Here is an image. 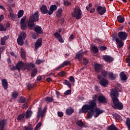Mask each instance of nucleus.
<instances>
[{
	"mask_svg": "<svg viewBox=\"0 0 130 130\" xmlns=\"http://www.w3.org/2000/svg\"><path fill=\"white\" fill-rule=\"evenodd\" d=\"M96 11L101 16H102V15H104L106 13V8L105 7L99 6L96 8Z\"/></svg>",
	"mask_w": 130,
	"mask_h": 130,
	"instance_id": "9b49d317",
	"label": "nucleus"
},
{
	"mask_svg": "<svg viewBox=\"0 0 130 130\" xmlns=\"http://www.w3.org/2000/svg\"><path fill=\"white\" fill-rule=\"evenodd\" d=\"M87 53H88V51H85L83 52L80 51L77 54H76V58L79 59V60L81 61V60H82V57H83L84 54H87Z\"/></svg>",
	"mask_w": 130,
	"mask_h": 130,
	"instance_id": "ddd939ff",
	"label": "nucleus"
},
{
	"mask_svg": "<svg viewBox=\"0 0 130 130\" xmlns=\"http://www.w3.org/2000/svg\"><path fill=\"white\" fill-rule=\"evenodd\" d=\"M62 64L63 65V67L70 66L71 64V61L69 60H65Z\"/></svg>",
	"mask_w": 130,
	"mask_h": 130,
	"instance_id": "4c0bfd02",
	"label": "nucleus"
},
{
	"mask_svg": "<svg viewBox=\"0 0 130 130\" xmlns=\"http://www.w3.org/2000/svg\"><path fill=\"white\" fill-rule=\"evenodd\" d=\"M96 96V98L95 99V101H96V99H98V102H99V103H107V101L106 100V98H105V96H104V95H97V94H95Z\"/></svg>",
	"mask_w": 130,
	"mask_h": 130,
	"instance_id": "9d476101",
	"label": "nucleus"
},
{
	"mask_svg": "<svg viewBox=\"0 0 130 130\" xmlns=\"http://www.w3.org/2000/svg\"><path fill=\"white\" fill-rule=\"evenodd\" d=\"M46 101H48V102H52L53 101V98L51 97H47L46 98Z\"/></svg>",
	"mask_w": 130,
	"mask_h": 130,
	"instance_id": "de8ad7c7",
	"label": "nucleus"
},
{
	"mask_svg": "<svg viewBox=\"0 0 130 130\" xmlns=\"http://www.w3.org/2000/svg\"><path fill=\"white\" fill-rule=\"evenodd\" d=\"M2 82L3 87H4L5 90H7V89H8V81H7V80L4 79L2 80Z\"/></svg>",
	"mask_w": 130,
	"mask_h": 130,
	"instance_id": "5701e85b",
	"label": "nucleus"
},
{
	"mask_svg": "<svg viewBox=\"0 0 130 130\" xmlns=\"http://www.w3.org/2000/svg\"><path fill=\"white\" fill-rule=\"evenodd\" d=\"M57 9V6L55 5H53L50 6V9L48 11V15L50 16L51 15H52L53 14V12L54 11H56Z\"/></svg>",
	"mask_w": 130,
	"mask_h": 130,
	"instance_id": "dca6fc26",
	"label": "nucleus"
},
{
	"mask_svg": "<svg viewBox=\"0 0 130 130\" xmlns=\"http://www.w3.org/2000/svg\"><path fill=\"white\" fill-rule=\"evenodd\" d=\"M41 125H42V123L41 122H39L37 124V125H36V127L35 128V130H38V128H39L40 127V126H41Z\"/></svg>",
	"mask_w": 130,
	"mask_h": 130,
	"instance_id": "49530a36",
	"label": "nucleus"
},
{
	"mask_svg": "<svg viewBox=\"0 0 130 130\" xmlns=\"http://www.w3.org/2000/svg\"><path fill=\"white\" fill-rule=\"evenodd\" d=\"M118 37L120 40L124 41V40H125L127 38V34L125 32L120 31L118 34Z\"/></svg>",
	"mask_w": 130,
	"mask_h": 130,
	"instance_id": "6e6552de",
	"label": "nucleus"
},
{
	"mask_svg": "<svg viewBox=\"0 0 130 130\" xmlns=\"http://www.w3.org/2000/svg\"><path fill=\"white\" fill-rule=\"evenodd\" d=\"M27 87L28 90H30V89H32V88H34V85H33L32 84H31V83H28L27 85Z\"/></svg>",
	"mask_w": 130,
	"mask_h": 130,
	"instance_id": "603ef678",
	"label": "nucleus"
},
{
	"mask_svg": "<svg viewBox=\"0 0 130 130\" xmlns=\"http://www.w3.org/2000/svg\"><path fill=\"white\" fill-rule=\"evenodd\" d=\"M25 70L26 69L28 71H30L31 69L30 64H25Z\"/></svg>",
	"mask_w": 130,
	"mask_h": 130,
	"instance_id": "09e8293b",
	"label": "nucleus"
},
{
	"mask_svg": "<svg viewBox=\"0 0 130 130\" xmlns=\"http://www.w3.org/2000/svg\"><path fill=\"white\" fill-rule=\"evenodd\" d=\"M94 12H95V8H92L90 10V14H92V13H94Z\"/></svg>",
	"mask_w": 130,
	"mask_h": 130,
	"instance_id": "774afa93",
	"label": "nucleus"
},
{
	"mask_svg": "<svg viewBox=\"0 0 130 130\" xmlns=\"http://www.w3.org/2000/svg\"><path fill=\"white\" fill-rule=\"evenodd\" d=\"M109 77L111 78V80H114L116 78V75L113 74L112 72H109L108 73Z\"/></svg>",
	"mask_w": 130,
	"mask_h": 130,
	"instance_id": "c756f323",
	"label": "nucleus"
},
{
	"mask_svg": "<svg viewBox=\"0 0 130 130\" xmlns=\"http://www.w3.org/2000/svg\"><path fill=\"white\" fill-rule=\"evenodd\" d=\"M4 18H5V16H4V15H1L0 16V22L3 20Z\"/></svg>",
	"mask_w": 130,
	"mask_h": 130,
	"instance_id": "69168bd1",
	"label": "nucleus"
},
{
	"mask_svg": "<svg viewBox=\"0 0 130 130\" xmlns=\"http://www.w3.org/2000/svg\"><path fill=\"white\" fill-rule=\"evenodd\" d=\"M39 12L38 11L36 12L34 15H32L29 17L28 22H27L28 26L29 28H32V27H34L35 26V23L34 22H37L39 19Z\"/></svg>",
	"mask_w": 130,
	"mask_h": 130,
	"instance_id": "7ed1b4c3",
	"label": "nucleus"
},
{
	"mask_svg": "<svg viewBox=\"0 0 130 130\" xmlns=\"http://www.w3.org/2000/svg\"><path fill=\"white\" fill-rule=\"evenodd\" d=\"M57 114L60 117L63 116V113H62V112H58Z\"/></svg>",
	"mask_w": 130,
	"mask_h": 130,
	"instance_id": "bf43d9fd",
	"label": "nucleus"
},
{
	"mask_svg": "<svg viewBox=\"0 0 130 130\" xmlns=\"http://www.w3.org/2000/svg\"><path fill=\"white\" fill-rule=\"evenodd\" d=\"M40 11L42 14H47L48 13V10L45 5H43L42 7H41Z\"/></svg>",
	"mask_w": 130,
	"mask_h": 130,
	"instance_id": "6ab92c4d",
	"label": "nucleus"
},
{
	"mask_svg": "<svg viewBox=\"0 0 130 130\" xmlns=\"http://www.w3.org/2000/svg\"><path fill=\"white\" fill-rule=\"evenodd\" d=\"M74 109L69 108L66 110V113L67 115H71V114H73V113H74Z\"/></svg>",
	"mask_w": 130,
	"mask_h": 130,
	"instance_id": "b1692460",
	"label": "nucleus"
},
{
	"mask_svg": "<svg viewBox=\"0 0 130 130\" xmlns=\"http://www.w3.org/2000/svg\"><path fill=\"white\" fill-rule=\"evenodd\" d=\"M34 30L35 32H37V33H39V34H41L43 32V30L41 26H36L34 28Z\"/></svg>",
	"mask_w": 130,
	"mask_h": 130,
	"instance_id": "4be33fe9",
	"label": "nucleus"
},
{
	"mask_svg": "<svg viewBox=\"0 0 130 130\" xmlns=\"http://www.w3.org/2000/svg\"><path fill=\"white\" fill-rule=\"evenodd\" d=\"M25 67V63L22 61L18 62V63L16 64V69L19 71H20V70L25 71V70H26V67Z\"/></svg>",
	"mask_w": 130,
	"mask_h": 130,
	"instance_id": "1a4fd4ad",
	"label": "nucleus"
},
{
	"mask_svg": "<svg viewBox=\"0 0 130 130\" xmlns=\"http://www.w3.org/2000/svg\"><path fill=\"white\" fill-rule=\"evenodd\" d=\"M42 109L41 108H40L38 110V117L39 118V117H42V118H43L44 117V115L45 114V112L46 111V109L45 108L43 110H42Z\"/></svg>",
	"mask_w": 130,
	"mask_h": 130,
	"instance_id": "4468645a",
	"label": "nucleus"
},
{
	"mask_svg": "<svg viewBox=\"0 0 130 130\" xmlns=\"http://www.w3.org/2000/svg\"><path fill=\"white\" fill-rule=\"evenodd\" d=\"M99 50H101V51L106 50V49H107V48H106V47H105V46H100L99 47Z\"/></svg>",
	"mask_w": 130,
	"mask_h": 130,
	"instance_id": "8fccbe9b",
	"label": "nucleus"
},
{
	"mask_svg": "<svg viewBox=\"0 0 130 130\" xmlns=\"http://www.w3.org/2000/svg\"><path fill=\"white\" fill-rule=\"evenodd\" d=\"M126 124L128 128V130H130V119H129V118H126Z\"/></svg>",
	"mask_w": 130,
	"mask_h": 130,
	"instance_id": "58836bf2",
	"label": "nucleus"
},
{
	"mask_svg": "<svg viewBox=\"0 0 130 130\" xmlns=\"http://www.w3.org/2000/svg\"><path fill=\"white\" fill-rule=\"evenodd\" d=\"M61 13H62V9L61 8H60L57 11L56 16L61 17Z\"/></svg>",
	"mask_w": 130,
	"mask_h": 130,
	"instance_id": "72a5a7b5",
	"label": "nucleus"
},
{
	"mask_svg": "<svg viewBox=\"0 0 130 130\" xmlns=\"http://www.w3.org/2000/svg\"><path fill=\"white\" fill-rule=\"evenodd\" d=\"M9 39V36H5L1 39V45H5L6 44V40Z\"/></svg>",
	"mask_w": 130,
	"mask_h": 130,
	"instance_id": "a878e982",
	"label": "nucleus"
},
{
	"mask_svg": "<svg viewBox=\"0 0 130 130\" xmlns=\"http://www.w3.org/2000/svg\"><path fill=\"white\" fill-rule=\"evenodd\" d=\"M96 98H97V95H93V100L88 102V104L89 105H84L82 107L80 112H81L82 113H86V112H88V110H89L90 111H92L94 109L95 114L93 115V116L95 118L98 117V116H99L100 114L103 113V112H104V111L97 107V104H96Z\"/></svg>",
	"mask_w": 130,
	"mask_h": 130,
	"instance_id": "f257e3e1",
	"label": "nucleus"
},
{
	"mask_svg": "<svg viewBox=\"0 0 130 130\" xmlns=\"http://www.w3.org/2000/svg\"><path fill=\"white\" fill-rule=\"evenodd\" d=\"M120 77L122 81H126V80L127 79L126 75H125L123 72H121L120 73Z\"/></svg>",
	"mask_w": 130,
	"mask_h": 130,
	"instance_id": "cd10ccee",
	"label": "nucleus"
},
{
	"mask_svg": "<svg viewBox=\"0 0 130 130\" xmlns=\"http://www.w3.org/2000/svg\"><path fill=\"white\" fill-rule=\"evenodd\" d=\"M72 16L77 20L81 19V18H82V11H81V9L79 8H75L72 13Z\"/></svg>",
	"mask_w": 130,
	"mask_h": 130,
	"instance_id": "20e7f679",
	"label": "nucleus"
},
{
	"mask_svg": "<svg viewBox=\"0 0 130 130\" xmlns=\"http://www.w3.org/2000/svg\"><path fill=\"white\" fill-rule=\"evenodd\" d=\"M36 74H37V69H34L31 74V77H35L36 76Z\"/></svg>",
	"mask_w": 130,
	"mask_h": 130,
	"instance_id": "e433bc0d",
	"label": "nucleus"
},
{
	"mask_svg": "<svg viewBox=\"0 0 130 130\" xmlns=\"http://www.w3.org/2000/svg\"><path fill=\"white\" fill-rule=\"evenodd\" d=\"M0 31H6V29L4 28V26L0 24Z\"/></svg>",
	"mask_w": 130,
	"mask_h": 130,
	"instance_id": "052dcab7",
	"label": "nucleus"
},
{
	"mask_svg": "<svg viewBox=\"0 0 130 130\" xmlns=\"http://www.w3.org/2000/svg\"><path fill=\"white\" fill-rule=\"evenodd\" d=\"M25 21L26 16H24L22 18L20 22V26L22 30H25V29L27 28V25L26 24V22H25Z\"/></svg>",
	"mask_w": 130,
	"mask_h": 130,
	"instance_id": "f8f14e48",
	"label": "nucleus"
},
{
	"mask_svg": "<svg viewBox=\"0 0 130 130\" xmlns=\"http://www.w3.org/2000/svg\"><path fill=\"white\" fill-rule=\"evenodd\" d=\"M95 113L96 112H95V110H94L95 114H94V110H92V111H90L89 112H88L87 113V118L88 119L92 118V116H93L94 114H96Z\"/></svg>",
	"mask_w": 130,
	"mask_h": 130,
	"instance_id": "bb28decb",
	"label": "nucleus"
},
{
	"mask_svg": "<svg viewBox=\"0 0 130 130\" xmlns=\"http://www.w3.org/2000/svg\"><path fill=\"white\" fill-rule=\"evenodd\" d=\"M31 115H32V111L29 110H27L25 113V118H26V119H28V118H30V117H31Z\"/></svg>",
	"mask_w": 130,
	"mask_h": 130,
	"instance_id": "393cba45",
	"label": "nucleus"
},
{
	"mask_svg": "<svg viewBox=\"0 0 130 130\" xmlns=\"http://www.w3.org/2000/svg\"><path fill=\"white\" fill-rule=\"evenodd\" d=\"M103 58L107 62H112V61H113V58L110 56H108V55L103 56Z\"/></svg>",
	"mask_w": 130,
	"mask_h": 130,
	"instance_id": "a211bd4d",
	"label": "nucleus"
},
{
	"mask_svg": "<svg viewBox=\"0 0 130 130\" xmlns=\"http://www.w3.org/2000/svg\"><path fill=\"white\" fill-rule=\"evenodd\" d=\"M26 101V99L24 97H21L19 99V103H24V102Z\"/></svg>",
	"mask_w": 130,
	"mask_h": 130,
	"instance_id": "37998d69",
	"label": "nucleus"
},
{
	"mask_svg": "<svg viewBox=\"0 0 130 130\" xmlns=\"http://www.w3.org/2000/svg\"><path fill=\"white\" fill-rule=\"evenodd\" d=\"M54 36L56 37L57 40H58L59 42H60L61 43H63V42H64L63 39H62V37H61V35H60L59 33L57 32H55Z\"/></svg>",
	"mask_w": 130,
	"mask_h": 130,
	"instance_id": "f3484780",
	"label": "nucleus"
},
{
	"mask_svg": "<svg viewBox=\"0 0 130 130\" xmlns=\"http://www.w3.org/2000/svg\"><path fill=\"white\" fill-rule=\"evenodd\" d=\"M94 68L96 72H101V71H102V66L100 64L95 63L94 64Z\"/></svg>",
	"mask_w": 130,
	"mask_h": 130,
	"instance_id": "aec40b11",
	"label": "nucleus"
},
{
	"mask_svg": "<svg viewBox=\"0 0 130 130\" xmlns=\"http://www.w3.org/2000/svg\"><path fill=\"white\" fill-rule=\"evenodd\" d=\"M117 19L119 23H123L124 22V17H122L121 16H118Z\"/></svg>",
	"mask_w": 130,
	"mask_h": 130,
	"instance_id": "2f4dec72",
	"label": "nucleus"
},
{
	"mask_svg": "<svg viewBox=\"0 0 130 130\" xmlns=\"http://www.w3.org/2000/svg\"><path fill=\"white\" fill-rule=\"evenodd\" d=\"M23 15H24V10H20L18 12V18H21V17H23Z\"/></svg>",
	"mask_w": 130,
	"mask_h": 130,
	"instance_id": "f704fd0d",
	"label": "nucleus"
},
{
	"mask_svg": "<svg viewBox=\"0 0 130 130\" xmlns=\"http://www.w3.org/2000/svg\"><path fill=\"white\" fill-rule=\"evenodd\" d=\"M12 97L14 99H16L18 97V93L14 92L12 93Z\"/></svg>",
	"mask_w": 130,
	"mask_h": 130,
	"instance_id": "3c124183",
	"label": "nucleus"
},
{
	"mask_svg": "<svg viewBox=\"0 0 130 130\" xmlns=\"http://www.w3.org/2000/svg\"><path fill=\"white\" fill-rule=\"evenodd\" d=\"M25 117V114L24 113H22L20 114L18 118H17V120H21V119L24 118Z\"/></svg>",
	"mask_w": 130,
	"mask_h": 130,
	"instance_id": "a19ab883",
	"label": "nucleus"
},
{
	"mask_svg": "<svg viewBox=\"0 0 130 130\" xmlns=\"http://www.w3.org/2000/svg\"><path fill=\"white\" fill-rule=\"evenodd\" d=\"M113 39H115L116 45L118 48H122L123 47V45H124V43H123V41L120 40L119 38H115V36L113 37Z\"/></svg>",
	"mask_w": 130,
	"mask_h": 130,
	"instance_id": "0eeeda50",
	"label": "nucleus"
},
{
	"mask_svg": "<svg viewBox=\"0 0 130 130\" xmlns=\"http://www.w3.org/2000/svg\"><path fill=\"white\" fill-rule=\"evenodd\" d=\"M72 93V90H68L64 92V95H70Z\"/></svg>",
	"mask_w": 130,
	"mask_h": 130,
	"instance_id": "5fc2aeb1",
	"label": "nucleus"
},
{
	"mask_svg": "<svg viewBox=\"0 0 130 130\" xmlns=\"http://www.w3.org/2000/svg\"><path fill=\"white\" fill-rule=\"evenodd\" d=\"M66 73L64 71H61L58 73V75L60 76V77H64V76H66Z\"/></svg>",
	"mask_w": 130,
	"mask_h": 130,
	"instance_id": "a18cd8bd",
	"label": "nucleus"
},
{
	"mask_svg": "<svg viewBox=\"0 0 130 130\" xmlns=\"http://www.w3.org/2000/svg\"><path fill=\"white\" fill-rule=\"evenodd\" d=\"M98 78L99 80H100V84L103 87H107V85H108V80L102 78L101 75H98Z\"/></svg>",
	"mask_w": 130,
	"mask_h": 130,
	"instance_id": "39448f33",
	"label": "nucleus"
},
{
	"mask_svg": "<svg viewBox=\"0 0 130 130\" xmlns=\"http://www.w3.org/2000/svg\"><path fill=\"white\" fill-rule=\"evenodd\" d=\"M10 14L8 15L9 18L11 19V20H14V19H16L17 18V15L13 13V11L12 10H9Z\"/></svg>",
	"mask_w": 130,
	"mask_h": 130,
	"instance_id": "412c9836",
	"label": "nucleus"
},
{
	"mask_svg": "<svg viewBox=\"0 0 130 130\" xmlns=\"http://www.w3.org/2000/svg\"><path fill=\"white\" fill-rule=\"evenodd\" d=\"M76 123L78 126H80V127H83L84 126V122L82 121V120H78L76 121Z\"/></svg>",
	"mask_w": 130,
	"mask_h": 130,
	"instance_id": "c85d7f7f",
	"label": "nucleus"
},
{
	"mask_svg": "<svg viewBox=\"0 0 130 130\" xmlns=\"http://www.w3.org/2000/svg\"><path fill=\"white\" fill-rule=\"evenodd\" d=\"M5 50V47L4 46L3 47H0V53L1 52H3Z\"/></svg>",
	"mask_w": 130,
	"mask_h": 130,
	"instance_id": "0e129e2a",
	"label": "nucleus"
},
{
	"mask_svg": "<svg viewBox=\"0 0 130 130\" xmlns=\"http://www.w3.org/2000/svg\"><path fill=\"white\" fill-rule=\"evenodd\" d=\"M63 68H64V66H63V65L62 63L60 64L59 66H58L57 67H56L55 69V71H58V70H60V69H62Z\"/></svg>",
	"mask_w": 130,
	"mask_h": 130,
	"instance_id": "c03bdc74",
	"label": "nucleus"
},
{
	"mask_svg": "<svg viewBox=\"0 0 130 130\" xmlns=\"http://www.w3.org/2000/svg\"><path fill=\"white\" fill-rule=\"evenodd\" d=\"M69 80H70V82H71L72 83H75V78H74V77H73V76H70L69 77Z\"/></svg>",
	"mask_w": 130,
	"mask_h": 130,
	"instance_id": "864d4df0",
	"label": "nucleus"
},
{
	"mask_svg": "<svg viewBox=\"0 0 130 130\" xmlns=\"http://www.w3.org/2000/svg\"><path fill=\"white\" fill-rule=\"evenodd\" d=\"M83 62L84 64L86 66V64H88V63L89 62V61L86 58H84L83 60Z\"/></svg>",
	"mask_w": 130,
	"mask_h": 130,
	"instance_id": "4d7b16f0",
	"label": "nucleus"
},
{
	"mask_svg": "<svg viewBox=\"0 0 130 130\" xmlns=\"http://www.w3.org/2000/svg\"><path fill=\"white\" fill-rule=\"evenodd\" d=\"M75 38V36H74V35H71L69 38V40H73V39H74Z\"/></svg>",
	"mask_w": 130,
	"mask_h": 130,
	"instance_id": "e2e57ef3",
	"label": "nucleus"
},
{
	"mask_svg": "<svg viewBox=\"0 0 130 130\" xmlns=\"http://www.w3.org/2000/svg\"><path fill=\"white\" fill-rule=\"evenodd\" d=\"M111 98L113 101L112 107L115 109H118L121 110L123 109V105L119 102V100L117 98L118 97V92L115 89L111 90Z\"/></svg>",
	"mask_w": 130,
	"mask_h": 130,
	"instance_id": "f03ea898",
	"label": "nucleus"
},
{
	"mask_svg": "<svg viewBox=\"0 0 130 130\" xmlns=\"http://www.w3.org/2000/svg\"><path fill=\"white\" fill-rule=\"evenodd\" d=\"M71 2H68V1H64V6H66V7H67V6H70V5H71Z\"/></svg>",
	"mask_w": 130,
	"mask_h": 130,
	"instance_id": "13d9d810",
	"label": "nucleus"
},
{
	"mask_svg": "<svg viewBox=\"0 0 130 130\" xmlns=\"http://www.w3.org/2000/svg\"><path fill=\"white\" fill-rule=\"evenodd\" d=\"M29 126H25L24 129L25 130H33V126H32V124H29Z\"/></svg>",
	"mask_w": 130,
	"mask_h": 130,
	"instance_id": "c9c22d12",
	"label": "nucleus"
},
{
	"mask_svg": "<svg viewBox=\"0 0 130 130\" xmlns=\"http://www.w3.org/2000/svg\"><path fill=\"white\" fill-rule=\"evenodd\" d=\"M20 52H21V57H22V58H25V57H26V53L25 52V50H24L23 48H21Z\"/></svg>",
	"mask_w": 130,
	"mask_h": 130,
	"instance_id": "473e14b6",
	"label": "nucleus"
},
{
	"mask_svg": "<svg viewBox=\"0 0 130 130\" xmlns=\"http://www.w3.org/2000/svg\"><path fill=\"white\" fill-rule=\"evenodd\" d=\"M23 108L25 109V108H28V104L27 103L24 104L23 105Z\"/></svg>",
	"mask_w": 130,
	"mask_h": 130,
	"instance_id": "338daca9",
	"label": "nucleus"
},
{
	"mask_svg": "<svg viewBox=\"0 0 130 130\" xmlns=\"http://www.w3.org/2000/svg\"><path fill=\"white\" fill-rule=\"evenodd\" d=\"M43 60H40V59H38L36 61V64H40V63H42L43 62Z\"/></svg>",
	"mask_w": 130,
	"mask_h": 130,
	"instance_id": "6e6d98bb",
	"label": "nucleus"
},
{
	"mask_svg": "<svg viewBox=\"0 0 130 130\" xmlns=\"http://www.w3.org/2000/svg\"><path fill=\"white\" fill-rule=\"evenodd\" d=\"M26 38V34L25 32H21L20 36L17 39V41L19 45H23L24 44V41L23 39Z\"/></svg>",
	"mask_w": 130,
	"mask_h": 130,
	"instance_id": "423d86ee",
	"label": "nucleus"
},
{
	"mask_svg": "<svg viewBox=\"0 0 130 130\" xmlns=\"http://www.w3.org/2000/svg\"><path fill=\"white\" fill-rule=\"evenodd\" d=\"M63 84H64V85H66L67 86H68V87H69V88H70V89H71V88H72V85L71 84V83L68 82V80H65L63 82Z\"/></svg>",
	"mask_w": 130,
	"mask_h": 130,
	"instance_id": "ea45409f",
	"label": "nucleus"
},
{
	"mask_svg": "<svg viewBox=\"0 0 130 130\" xmlns=\"http://www.w3.org/2000/svg\"><path fill=\"white\" fill-rule=\"evenodd\" d=\"M102 75L104 77H106V76H107V72H106V71H103L102 72Z\"/></svg>",
	"mask_w": 130,
	"mask_h": 130,
	"instance_id": "680f3d73",
	"label": "nucleus"
},
{
	"mask_svg": "<svg viewBox=\"0 0 130 130\" xmlns=\"http://www.w3.org/2000/svg\"><path fill=\"white\" fill-rule=\"evenodd\" d=\"M92 50L93 53H97V52H98V48L94 46L92 48Z\"/></svg>",
	"mask_w": 130,
	"mask_h": 130,
	"instance_id": "79ce46f5",
	"label": "nucleus"
},
{
	"mask_svg": "<svg viewBox=\"0 0 130 130\" xmlns=\"http://www.w3.org/2000/svg\"><path fill=\"white\" fill-rule=\"evenodd\" d=\"M41 45H42V39H39L36 41L35 45V50L36 51L39 47H41Z\"/></svg>",
	"mask_w": 130,
	"mask_h": 130,
	"instance_id": "2eb2a0df",
	"label": "nucleus"
},
{
	"mask_svg": "<svg viewBox=\"0 0 130 130\" xmlns=\"http://www.w3.org/2000/svg\"><path fill=\"white\" fill-rule=\"evenodd\" d=\"M5 124H6V120H2V121H0V127H1L0 130H4Z\"/></svg>",
	"mask_w": 130,
	"mask_h": 130,
	"instance_id": "7c9ffc66",
	"label": "nucleus"
}]
</instances>
